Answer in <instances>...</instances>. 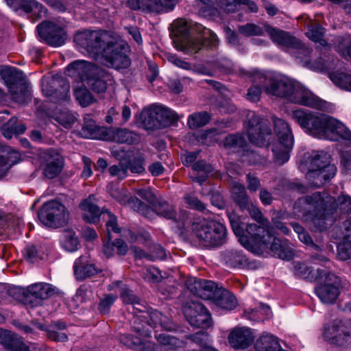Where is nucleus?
Returning a JSON list of instances; mask_svg holds the SVG:
<instances>
[{"mask_svg": "<svg viewBox=\"0 0 351 351\" xmlns=\"http://www.w3.org/2000/svg\"><path fill=\"white\" fill-rule=\"evenodd\" d=\"M42 92L52 101H66L69 98V84L62 79L43 78L41 81Z\"/></svg>", "mask_w": 351, "mask_h": 351, "instance_id": "dca6fc26", "label": "nucleus"}, {"mask_svg": "<svg viewBox=\"0 0 351 351\" xmlns=\"http://www.w3.org/2000/svg\"><path fill=\"white\" fill-rule=\"evenodd\" d=\"M160 0H128L127 5L132 10L147 12H162Z\"/></svg>", "mask_w": 351, "mask_h": 351, "instance_id": "e433bc0d", "label": "nucleus"}, {"mask_svg": "<svg viewBox=\"0 0 351 351\" xmlns=\"http://www.w3.org/2000/svg\"><path fill=\"white\" fill-rule=\"evenodd\" d=\"M193 8L198 15L203 17L213 15L216 11L213 0H195Z\"/></svg>", "mask_w": 351, "mask_h": 351, "instance_id": "5fc2aeb1", "label": "nucleus"}, {"mask_svg": "<svg viewBox=\"0 0 351 351\" xmlns=\"http://www.w3.org/2000/svg\"><path fill=\"white\" fill-rule=\"evenodd\" d=\"M210 119V115L205 111L195 112L188 117L187 124L191 129L195 130L206 125Z\"/></svg>", "mask_w": 351, "mask_h": 351, "instance_id": "864d4df0", "label": "nucleus"}, {"mask_svg": "<svg viewBox=\"0 0 351 351\" xmlns=\"http://www.w3.org/2000/svg\"><path fill=\"white\" fill-rule=\"evenodd\" d=\"M140 313L133 316L131 326L132 330L140 336L149 337L151 335L149 327L160 326L161 328L169 331L174 329V325L171 319L157 310L147 308Z\"/></svg>", "mask_w": 351, "mask_h": 351, "instance_id": "1a4fd4ad", "label": "nucleus"}, {"mask_svg": "<svg viewBox=\"0 0 351 351\" xmlns=\"http://www.w3.org/2000/svg\"><path fill=\"white\" fill-rule=\"evenodd\" d=\"M62 247L69 252H74L78 249L79 241L75 233L71 230L65 231L61 239Z\"/></svg>", "mask_w": 351, "mask_h": 351, "instance_id": "6e6d98bb", "label": "nucleus"}, {"mask_svg": "<svg viewBox=\"0 0 351 351\" xmlns=\"http://www.w3.org/2000/svg\"><path fill=\"white\" fill-rule=\"evenodd\" d=\"M185 284L194 295L206 300H213L219 288L213 281L196 278H188Z\"/></svg>", "mask_w": 351, "mask_h": 351, "instance_id": "412c9836", "label": "nucleus"}, {"mask_svg": "<svg viewBox=\"0 0 351 351\" xmlns=\"http://www.w3.org/2000/svg\"><path fill=\"white\" fill-rule=\"evenodd\" d=\"M56 121L65 128H70L75 121V116L68 110H64L56 114Z\"/></svg>", "mask_w": 351, "mask_h": 351, "instance_id": "0e129e2a", "label": "nucleus"}, {"mask_svg": "<svg viewBox=\"0 0 351 351\" xmlns=\"http://www.w3.org/2000/svg\"><path fill=\"white\" fill-rule=\"evenodd\" d=\"M257 80L265 83V93L267 95L276 96L289 100L293 82L287 79L274 78L266 75H258Z\"/></svg>", "mask_w": 351, "mask_h": 351, "instance_id": "f3484780", "label": "nucleus"}, {"mask_svg": "<svg viewBox=\"0 0 351 351\" xmlns=\"http://www.w3.org/2000/svg\"><path fill=\"white\" fill-rule=\"evenodd\" d=\"M158 128L166 127L177 121L179 117L175 111L160 105H154Z\"/></svg>", "mask_w": 351, "mask_h": 351, "instance_id": "c9c22d12", "label": "nucleus"}, {"mask_svg": "<svg viewBox=\"0 0 351 351\" xmlns=\"http://www.w3.org/2000/svg\"><path fill=\"white\" fill-rule=\"evenodd\" d=\"M258 75L264 73L256 71L252 75L253 84L250 87L247 93V99L252 102H257L260 100L263 89L265 91V83L258 82L256 79Z\"/></svg>", "mask_w": 351, "mask_h": 351, "instance_id": "09e8293b", "label": "nucleus"}, {"mask_svg": "<svg viewBox=\"0 0 351 351\" xmlns=\"http://www.w3.org/2000/svg\"><path fill=\"white\" fill-rule=\"evenodd\" d=\"M80 133L86 138L108 139L107 129L97 127L93 121L85 122Z\"/></svg>", "mask_w": 351, "mask_h": 351, "instance_id": "ea45409f", "label": "nucleus"}, {"mask_svg": "<svg viewBox=\"0 0 351 351\" xmlns=\"http://www.w3.org/2000/svg\"><path fill=\"white\" fill-rule=\"evenodd\" d=\"M40 221L46 226L58 228L66 223L69 213L65 206L58 201L45 203L38 213Z\"/></svg>", "mask_w": 351, "mask_h": 351, "instance_id": "9b49d317", "label": "nucleus"}, {"mask_svg": "<svg viewBox=\"0 0 351 351\" xmlns=\"http://www.w3.org/2000/svg\"><path fill=\"white\" fill-rule=\"evenodd\" d=\"M295 274L303 279L310 281L318 280L323 278V274L319 275V271H328L326 269H317L315 271L311 266L304 263H297L294 266Z\"/></svg>", "mask_w": 351, "mask_h": 351, "instance_id": "a19ab883", "label": "nucleus"}, {"mask_svg": "<svg viewBox=\"0 0 351 351\" xmlns=\"http://www.w3.org/2000/svg\"><path fill=\"white\" fill-rule=\"evenodd\" d=\"M291 149L292 148L285 147L280 145L273 148L274 162L281 165L287 162L289 159V153Z\"/></svg>", "mask_w": 351, "mask_h": 351, "instance_id": "052dcab7", "label": "nucleus"}, {"mask_svg": "<svg viewBox=\"0 0 351 351\" xmlns=\"http://www.w3.org/2000/svg\"><path fill=\"white\" fill-rule=\"evenodd\" d=\"M245 143L243 135L240 134H230L224 139L223 145L228 149H236L243 147Z\"/></svg>", "mask_w": 351, "mask_h": 351, "instance_id": "bf43d9fd", "label": "nucleus"}, {"mask_svg": "<svg viewBox=\"0 0 351 351\" xmlns=\"http://www.w3.org/2000/svg\"><path fill=\"white\" fill-rule=\"evenodd\" d=\"M156 120L154 106L142 110L138 118V121L145 130L158 129Z\"/></svg>", "mask_w": 351, "mask_h": 351, "instance_id": "de8ad7c7", "label": "nucleus"}, {"mask_svg": "<svg viewBox=\"0 0 351 351\" xmlns=\"http://www.w3.org/2000/svg\"><path fill=\"white\" fill-rule=\"evenodd\" d=\"M228 219L234 233L239 237L244 234L243 223L241 222V218L234 213L228 215Z\"/></svg>", "mask_w": 351, "mask_h": 351, "instance_id": "69168bd1", "label": "nucleus"}, {"mask_svg": "<svg viewBox=\"0 0 351 351\" xmlns=\"http://www.w3.org/2000/svg\"><path fill=\"white\" fill-rule=\"evenodd\" d=\"M272 120L274 132L278 137L279 145L285 147L293 148L294 138L288 123L276 116L272 117Z\"/></svg>", "mask_w": 351, "mask_h": 351, "instance_id": "393cba45", "label": "nucleus"}, {"mask_svg": "<svg viewBox=\"0 0 351 351\" xmlns=\"http://www.w3.org/2000/svg\"><path fill=\"white\" fill-rule=\"evenodd\" d=\"M265 30L271 41L283 49L298 48L301 45V41L289 32L267 24H265Z\"/></svg>", "mask_w": 351, "mask_h": 351, "instance_id": "4be33fe9", "label": "nucleus"}, {"mask_svg": "<svg viewBox=\"0 0 351 351\" xmlns=\"http://www.w3.org/2000/svg\"><path fill=\"white\" fill-rule=\"evenodd\" d=\"M187 337L198 344L202 349L210 347L208 346L209 337L207 332L201 331L194 335H189Z\"/></svg>", "mask_w": 351, "mask_h": 351, "instance_id": "338daca9", "label": "nucleus"}, {"mask_svg": "<svg viewBox=\"0 0 351 351\" xmlns=\"http://www.w3.org/2000/svg\"><path fill=\"white\" fill-rule=\"evenodd\" d=\"M221 260L228 267L243 268L248 265V259L243 251L235 249L227 250L221 254Z\"/></svg>", "mask_w": 351, "mask_h": 351, "instance_id": "c756f323", "label": "nucleus"}, {"mask_svg": "<svg viewBox=\"0 0 351 351\" xmlns=\"http://www.w3.org/2000/svg\"><path fill=\"white\" fill-rule=\"evenodd\" d=\"M121 202L122 204H127L134 210L147 218L152 219L156 214L167 219H171L177 223V226L180 229L184 228V223L188 219L186 210L180 209L178 215L172 205L158 199L152 206L153 208L148 206L136 197H130L128 199H123Z\"/></svg>", "mask_w": 351, "mask_h": 351, "instance_id": "39448f33", "label": "nucleus"}, {"mask_svg": "<svg viewBox=\"0 0 351 351\" xmlns=\"http://www.w3.org/2000/svg\"><path fill=\"white\" fill-rule=\"evenodd\" d=\"M322 335L324 340L335 347H350L351 319L333 321L324 326Z\"/></svg>", "mask_w": 351, "mask_h": 351, "instance_id": "9d476101", "label": "nucleus"}, {"mask_svg": "<svg viewBox=\"0 0 351 351\" xmlns=\"http://www.w3.org/2000/svg\"><path fill=\"white\" fill-rule=\"evenodd\" d=\"M0 157L5 159L10 165V168L19 162L21 154L19 152L12 149L10 147L0 144Z\"/></svg>", "mask_w": 351, "mask_h": 351, "instance_id": "4d7b16f0", "label": "nucleus"}, {"mask_svg": "<svg viewBox=\"0 0 351 351\" xmlns=\"http://www.w3.org/2000/svg\"><path fill=\"white\" fill-rule=\"evenodd\" d=\"M95 195H91L80 204V208L83 211V219L89 223H96L101 215V211L95 203Z\"/></svg>", "mask_w": 351, "mask_h": 351, "instance_id": "72a5a7b5", "label": "nucleus"}, {"mask_svg": "<svg viewBox=\"0 0 351 351\" xmlns=\"http://www.w3.org/2000/svg\"><path fill=\"white\" fill-rule=\"evenodd\" d=\"M191 310H186V320L193 327L208 328L212 324L211 315L207 308L203 310L199 315L194 317Z\"/></svg>", "mask_w": 351, "mask_h": 351, "instance_id": "79ce46f5", "label": "nucleus"}, {"mask_svg": "<svg viewBox=\"0 0 351 351\" xmlns=\"http://www.w3.org/2000/svg\"><path fill=\"white\" fill-rule=\"evenodd\" d=\"M143 163L144 160L141 158L125 162L121 159L119 165L111 166V176H117L118 179L122 180L127 176L128 169L133 173H141L145 171Z\"/></svg>", "mask_w": 351, "mask_h": 351, "instance_id": "a878e982", "label": "nucleus"}, {"mask_svg": "<svg viewBox=\"0 0 351 351\" xmlns=\"http://www.w3.org/2000/svg\"><path fill=\"white\" fill-rule=\"evenodd\" d=\"M172 28L186 53H195L203 47H215L218 44L216 34L197 23L178 19L172 23Z\"/></svg>", "mask_w": 351, "mask_h": 351, "instance_id": "7ed1b4c3", "label": "nucleus"}, {"mask_svg": "<svg viewBox=\"0 0 351 351\" xmlns=\"http://www.w3.org/2000/svg\"><path fill=\"white\" fill-rule=\"evenodd\" d=\"M39 36L49 45L59 47L64 43L66 35L64 29L51 21H44L37 26Z\"/></svg>", "mask_w": 351, "mask_h": 351, "instance_id": "a211bd4d", "label": "nucleus"}, {"mask_svg": "<svg viewBox=\"0 0 351 351\" xmlns=\"http://www.w3.org/2000/svg\"><path fill=\"white\" fill-rule=\"evenodd\" d=\"M275 256L282 260L290 261L293 257V252L290 243L286 239L273 237L269 247Z\"/></svg>", "mask_w": 351, "mask_h": 351, "instance_id": "2f4dec72", "label": "nucleus"}, {"mask_svg": "<svg viewBox=\"0 0 351 351\" xmlns=\"http://www.w3.org/2000/svg\"><path fill=\"white\" fill-rule=\"evenodd\" d=\"M213 300L216 306L228 311L234 309L238 304L234 295L229 291L221 287L217 290Z\"/></svg>", "mask_w": 351, "mask_h": 351, "instance_id": "f704fd0d", "label": "nucleus"}, {"mask_svg": "<svg viewBox=\"0 0 351 351\" xmlns=\"http://www.w3.org/2000/svg\"><path fill=\"white\" fill-rule=\"evenodd\" d=\"M325 29L320 25L313 23L308 27L306 36L315 43H318L322 47L328 45L327 41L324 38Z\"/></svg>", "mask_w": 351, "mask_h": 351, "instance_id": "3c124183", "label": "nucleus"}, {"mask_svg": "<svg viewBox=\"0 0 351 351\" xmlns=\"http://www.w3.org/2000/svg\"><path fill=\"white\" fill-rule=\"evenodd\" d=\"M338 208L343 213H350L351 197L343 195L336 199L327 193L317 192L298 198L293 206L296 215L311 222L319 231L335 221L334 214Z\"/></svg>", "mask_w": 351, "mask_h": 351, "instance_id": "f257e3e1", "label": "nucleus"}, {"mask_svg": "<svg viewBox=\"0 0 351 351\" xmlns=\"http://www.w3.org/2000/svg\"><path fill=\"white\" fill-rule=\"evenodd\" d=\"M59 293V289L45 282H37L27 287L25 292L26 302L40 305L42 302Z\"/></svg>", "mask_w": 351, "mask_h": 351, "instance_id": "6ab92c4d", "label": "nucleus"}, {"mask_svg": "<svg viewBox=\"0 0 351 351\" xmlns=\"http://www.w3.org/2000/svg\"><path fill=\"white\" fill-rule=\"evenodd\" d=\"M130 48L119 35L111 32V67L116 70L125 69L131 64Z\"/></svg>", "mask_w": 351, "mask_h": 351, "instance_id": "4468645a", "label": "nucleus"}, {"mask_svg": "<svg viewBox=\"0 0 351 351\" xmlns=\"http://www.w3.org/2000/svg\"><path fill=\"white\" fill-rule=\"evenodd\" d=\"M82 81H86L97 93H104L110 80L108 71L100 66L84 60H78L70 64Z\"/></svg>", "mask_w": 351, "mask_h": 351, "instance_id": "6e6552de", "label": "nucleus"}, {"mask_svg": "<svg viewBox=\"0 0 351 351\" xmlns=\"http://www.w3.org/2000/svg\"><path fill=\"white\" fill-rule=\"evenodd\" d=\"M46 156L43 174L46 178L52 179L57 176L62 171L63 160L60 155L53 150L48 151Z\"/></svg>", "mask_w": 351, "mask_h": 351, "instance_id": "cd10ccee", "label": "nucleus"}, {"mask_svg": "<svg viewBox=\"0 0 351 351\" xmlns=\"http://www.w3.org/2000/svg\"><path fill=\"white\" fill-rule=\"evenodd\" d=\"M330 154L324 151H311L306 154L305 162L308 171L306 177L311 185L320 187L335 176L337 167L330 163Z\"/></svg>", "mask_w": 351, "mask_h": 351, "instance_id": "423d86ee", "label": "nucleus"}, {"mask_svg": "<svg viewBox=\"0 0 351 351\" xmlns=\"http://www.w3.org/2000/svg\"><path fill=\"white\" fill-rule=\"evenodd\" d=\"M74 96L82 107H86L94 101L93 95L84 84L74 88Z\"/></svg>", "mask_w": 351, "mask_h": 351, "instance_id": "603ef678", "label": "nucleus"}, {"mask_svg": "<svg viewBox=\"0 0 351 351\" xmlns=\"http://www.w3.org/2000/svg\"><path fill=\"white\" fill-rule=\"evenodd\" d=\"M17 122L18 119L13 117L1 126V130L5 138L10 139L13 135H19L25 131V125L22 123L17 124Z\"/></svg>", "mask_w": 351, "mask_h": 351, "instance_id": "a18cd8bd", "label": "nucleus"}, {"mask_svg": "<svg viewBox=\"0 0 351 351\" xmlns=\"http://www.w3.org/2000/svg\"><path fill=\"white\" fill-rule=\"evenodd\" d=\"M8 6L15 10H23L26 13H33L38 17L45 16L46 8L36 0H5Z\"/></svg>", "mask_w": 351, "mask_h": 351, "instance_id": "bb28decb", "label": "nucleus"}, {"mask_svg": "<svg viewBox=\"0 0 351 351\" xmlns=\"http://www.w3.org/2000/svg\"><path fill=\"white\" fill-rule=\"evenodd\" d=\"M191 231L198 243L204 247H218L226 241V228L217 221H195L191 224Z\"/></svg>", "mask_w": 351, "mask_h": 351, "instance_id": "0eeeda50", "label": "nucleus"}, {"mask_svg": "<svg viewBox=\"0 0 351 351\" xmlns=\"http://www.w3.org/2000/svg\"><path fill=\"white\" fill-rule=\"evenodd\" d=\"M238 31L240 34L247 37L263 36L265 32V25L261 27L254 23H248L238 27Z\"/></svg>", "mask_w": 351, "mask_h": 351, "instance_id": "13d9d810", "label": "nucleus"}, {"mask_svg": "<svg viewBox=\"0 0 351 351\" xmlns=\"http://www.w3.org/2000/svg\"><path fill=\"white\" fill-rule=\"evenodd\" d=\"M337 257L342 261L351 258V240L343 237V241L337 245Z\"/></svg>", "mask_w": 351, "mask_h": 351, "instance_id": "e2e57ef3", "label": "nucleus"}, {"mask_svg": "<svg viewBox=\"0 0 351 351\" xmlns=\"http://www.w3.org/2000/svg\"><path fill=\"white\" fill-rule=\"evenodd\" d=\"M74 40L97 62L110 63V33L106 30H84L75 35Z\"/></svg>", "mask_w": 351, "mask_h": 351, "instance_id": "20e7f679", "label": "nucleus"}, {"mask_svg": "<svg viewBox=\"0 0 351 351\" xmlns=\"http://www.w3.org/2000/svg\"><path fill=\"white\" fill-rule=\"evenodd\" d=\"M252 330L247 327H236L231 330L228 335L230 346L235 349H245L254 341Z\"/></svg>", "mask_w": 351, "mask_h": 351, "instance_id": "b1692460", "label": "nucleus"}, {"mask_svg": "<svg viewBox=\"0 0 351 351\" xmlns=\"http://www.w3.org/2000/svg\"><path fill=\"white\" fill-rule=\"evenodd\" d=\"M246 232L256 244L264 248L268 247L274 236V229L269 221L267 225L249 223L245 227Z\"/></svg>", "mask_w": 351, "mask_h": 351, "instance_id": "5701e85b", "label": "nucleus"}, {"mask_svg": "<svg viewBox=\"0 0 351 351\" xmlns=\"http://www.w3.org/2000/svg\"><path fill=\"white\" fill-rule=\"evenodd\" d=\"M319 274L324 275L321 284L315 288V294L323 304H334L339 295L340 278L328 270Z\"/></svg>", "mask_w": 351, "mask_h": 351, "instance_id": "f8f14e48", "label": "nucleus"}, {"mask_svg": "<svg viewBox=\"0 0 351 351\" xmlns=\"http://www.w3.org/2000/svg\"><path fill=\"white\" fill-rule=\"evenodd\" d=\"M232 197L233 200L243 210L247 208L249 204V197L247 194L246 189L241 183L234 182L232 188Z\"/></svg>", "mask_w": 351, "mask_h": 351, "instance_id": "49530a36", "label": "nucleus"}, {"mask_svg": "<svg viewBox=\"0 0 351 351\" xmlns=\"http://www.w3.org/2000/svg\"><path fill=\"white\" fill-rule=\"evenodd\" d=\"M245 209H247L248 213L252 218L256 221L258 223L264 225L267 224V221H269L268 219L263 217L261 211L257 206L253 204L250 205L248 204V206Z\"/></svg>", "mask_w": 351, "mask_h": 351, "instance_id": "774afa93", "label": "nucleus"}, {"mask_svg": "<svg viewBox=\"0 0 351 351\" xmlns=\"http://www.w3.org/2000/svg\"><path fill=\"white\" fill-rule=\"evenodd\" d=\"M0 344L8 351H29V348L14 334L0 328Z\"/></svg>", "mask_w": 351, "mask_h": 351, "instance_id": "473e14b6", "label": "nucleus"}, {"mask_svg": "<svg viewBox=\"0 0 351 351\" xmlns=\"http://www.w3.org/2000/svg\"><path fill=\"white\" fill-rule=\"evenodd\" d=\"M138 134L126 128H115L111 130V141L119 143L132 145L138 143Z\"/></svg>", "mask_w": 351, "mask_h": 351, "instance_id": "4c0bfd02", "label": "nucleus"}, {"mask_svg": "<svg viewBox=\"0 0 351 351\" xmlns=\"http://www.w3.org/2000/svg\"><path fill=\"white\" fill-rule=\"evenodd\" d=\"M73 275L77 281H84L102 273L103 269L98 267L88 254L76 258L73 266Z\"/></svg>", "mask_w": 351, "mask_h": 351, "instance_id": "aec40b11", "label": "nucleus"}, {"mask_svg": "<svg viewBox=\"0 0 351 351\" xmlns=\"http://www.w3.org/2000/svg\"><path fill=\"white\" fill-rule=\"evenodd\" d=\"M289 101L316 108L320 110H325L327 108V103L311 93L302 85L298 83H293Z\"/></svg>", "mask_w": 351, "mask_h": 351, "instance_id": "2eb2a0df", "label": "nucleus"}, {"mask_svg": "<svg viewBox=\"0 0 351 351\" xmlns=\"http://www.w3.org/2000/svg\"><path fill=\"white\" fill-rule=\"evenodd\" d=\"M12 99L17 103L23 104L31 100V90L28 86L23 83L9 90Z\"/></svg>", "mask_w": 351, "mask_h": 351, "instance_id": "8fccbe9b", "label": "nucleus"}, {"mask_svg": "<svg viewBox=\"0 0 351 351\" xmlns=\"http://www.w3.org/2000/svg\"><path fill=\"white\" fill-rule=\"evenodd\" d=\"M121 298L123 303L132 306V313L134 315H136L138 313L143 312L147 309V306L143 301L137 297L130 289H123L121 293Z\"/></svg>", "mask_w": 351, "mask_h": 351, "instance_id": "37998d69", "label": "nucleus"}, {"mask_svg": "<svg viewBox=\"0 0 351 351\" xmlns=\"http://www.w3.org/2000/svg\"><path fill=\"white\" fill-rule=\"evenodd\" d=\"M184 202L190 209L195 210L202 213L206 210V205L200 201L197 197L186 193L184 195Z\"/></svg>", "mask_w": 351, "mask_h": 351, "instance_id": "680f3d73", "label": "nucleus"}, {"mask_svg": "<svg viewBox=\"0 0 351 351\" xmlns=\"http://www.w3.org/2000/svg\"><path fill=\"white\" fill-rule=\"evenodd\" d=\"M255 348L257 351H278L280 344L274 335L264 334L256 340Z\"/></svg>", "mask_w": 351, "mask_h": 351, "instance_id": "c03bdc74", "label": "nucleus"}, {"mask_svg": "<svg viewBox=\"0 0 351 351\" xmlns=\"http://www.w3.org/2000/svg\"><path fill=\"white\" fill-rule=\"evenodd\" d=\"M248 117L247 133L250 141L259 147L267 145L271 136L267 123L254 112L250 113Z\"/></svg>", "mask_w": 351, "mask_h": 351, "instance_id": "ddd939ff", "label": "nucleus"}, {"mask_svg": "<svg viewBox=\"0 0 351 351\" xmlns=\"http://www.w3.org/2000/svg\"><path fill=\"white\" fill-rule=\"evenodd\" d=\"M0 76L7 86L8 90L16 86L23 84V73L18 69L12 66H3L0 68Z\"/></svg>", "mask_w": 351, "mask_h": 351, "instance_id": "7c9ffc66", "label": "nucleus"}, {"mask_svg": "<svg viewBox=\"0 0 351 351\" xmlns=\"http://www.w3.org/2000/svg\"><path fill=\"white\" fill-rule=\"evenodd\" d=\"M293 49L297 50L295 52V57L300 61L303 66L315 71H323L326 68V63L322 58L315 62H311L308 60V57L311 54L313 50L304 46L302 43L300 47Z\"/></svg>", "mask_w": 351, "mask_h": 351, "instance_id": "c85d7f7f", "label": "nucleus"}, {"mask_svg": "<svg viewBox=\"0 0 351 351\" xmlns=\"http://www.w3.org/2000/svg\"><path fill=\"white\" fill-rule=\"evenodd\" d=\"M156 339L160 343V351H179L185 346L182 340L166 334L156 335Z\"/></svg>", "mask_w": 351, "mask_h": 351, "instance_id": "58836bf2", "label": "nucleus"}, {"mask_svg": "<svg viewBox=\"0 0 351 351\" xmlns=\"http://www.w3.org/2000/svg\"><path fill=\"white\" fill-rule=\"evenodd\" d=\"M292 118L313 136L330 141L341 138L351 142V132L342 123L331 117L299 109L292 112Z\"/></svg>", "mask_w": 351, "mask_h": 351, "instance_id": "f03ea898", "label": "nucleus"}]
</instances>
